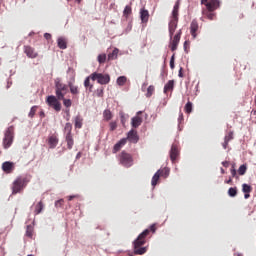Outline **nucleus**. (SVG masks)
I'll return each instance as SVG.
<instances>
[{
  "label": "nucleus",
  "instance_id": "1",
  "mask_svg": "<svg viewBox=\"0 0 256 256\" xmlns=\"http://www.w3.org/2000/svg\"><path fill=\"white\" fill-rule=\"evenodd\" d=\"M155 231H157V226L152 224L150 228L144 230L140 235H138L137 239H135L133 242L135 255H145V253H147V247H143V245L147 243L149 233H155Z\"/></svg>",
  "mask_w": 256,
  "mask_h": 256
},
{
  "label": "nucleus",
  "instance_id": "2",
  "mask_svg": "<svg viewBox=\"0 0 256 256\" xmlns=\"http://www.w3.org/2000/svg\"><path fill=\"white\" fill-rule=\"evenodd\" d=\"M27 183H29V179H27V177H17L12 184V194L17 195V193H21V190L27 187Z\"/></svg>",
  "mask_w": 256,
  "mask_h": 256
},
{
  "label": "nucleus",
  "instance_id": "3",
  "mask_svg": "<svg viewBox=\"0 0 256 256\" xmlns=\"http://www.w3.org/2000/svg\"><path fill=\"white\" fill-rule=\"evenodd\" d=\"M55 93L57 99H63L69 93V84H64L60 79L55 80Z\"/></svg>",
  "mask_w": 256,
  "mask_h": 256
},
{
  "label": "nucleus",
  "instance_id": "4",
  "mask_svg": "<svg viewBox=\"0 0 256 256\" xmlns=\"http://www.w3.org/2000/svg\"><path fill=\"white\" fill-rule=\"evenodd\" d=\"M15 135V128L13 126H10L7 128L4 134L3 138V147L4 149H9L11 145H13V139Z\"/></svg>",
  "mask_w": 256,
  "mask_h": 256
},
{
  "label": "nucleus",
  "instance_id": "5",
  "mask_svg": "<svg viewBox=\"0 0 256 256\" xmlns=\"http://www.w3.org/2000/svg\"><path fill=\"white\" fill-rule=\"evenodd\" d=\"M118 159L120 162V165H123V167H132L133 166V156L125 151H122L118 155Z\"/></svg>",
  "mask_w": 256,
  "mask_h": 256
},
{
  "label": "nucleus",
  "instance_id": "6",
  "mask_svg": "<svg viewBox=\"0 0 256 256\" xmlns=\"http://www.w3.org/2000/svg\"><path fill=\"white\" fill-rule=\"evenodd\" d=\"M92 81H97L100 85H107L109 84V81H111V77L109 74H102L94 72L90 75Z\"/></svg>",
  "mask_w": 256,
  "mask_h": 256
},
{
  "label": "nucleus",
  "instance_id": "7",
  "mask_svg": "<svg viewBox=\"0 0 256 256\" xmlns=\"http://www.w3.org/2000/svg\"><path fill=\"white\" fill-rule=\"evenodd\" d=\"M201 5H205L208 11H217L221 7V1L219 0H200Z\"/></svg>",
  "mask_w": 256,
  "mask_h": 256
},
{
  "label": "nucleus",
  "instance_id": "8",
  "mask_svg": "<svg viewBox=\"0 0 256 256\" xmlns=\"http://www.w3.org/2000/svg\"><path fill=\"white\" fill-rule=\"evenodd\" d=\"M46 103L47 105H49V107H52L54 111H57L58 113L59 111H61V102H59V98H57V96H54V95L48 96Z\"/></svg>",
  "mask_w": 256,
  "mask_h": 256
},
{
  "label": "nucleus",
  "instance_id": "9",
  "mask_svg": "<svg viewBox=\"0 0 256 256\" xmlns=\"http://www.w3.org/2000/svg\"><path fill=\"white\" fill-rule=\"evenodd\" d=\"M23 51L29 59H37V57H39V53H37L35 48L31 47L30 45H25Z\"/></svg>",
  "mask_w": 256,
  "mask_h": 256
},
{
  "label": "nucleus",
  "instance_id": "10",
  "mask_svg": "<svg viewBox=\"0 0 256 256\" xmlns=\"http://www.w3.org/2000/svg\"><path fill=\"white\" fill-rule=\"evenodd\" d=\"M68 88L70 89L71 95L77 97L80 93L79 86L75 85V76L68 81Z\"/></svg>",
  "mask_w": 256,
  "mask_h": 256
},
{
  "label": "nucleus",
  "instance_id": "11",
  "mask_svg": "<svg viewBox=\"0 0 256 256\" xmlns=\"http://www.w3.org/2000/svg\"><path fill=\"white\" fill-rule=\"evenodd\" d=\"M182 32L179 30L177 34L173 37L172 41L170 42V49L171 51H177V47L179 46V41H181Z\"/></svg>",
  "mask_w": 256,
  "mask_h": 256
},
{
  "label": "nucleus",
  "instance_id": "12",
  "mask_svg": "<svg viewBox=\"0 0 256 256\" xmlns=\"http://www.w3.org/2000/svg\"><path fill=\"white\" fill-rule=\"evenodd\" d=\"M130 141V143H138L139 142V135L137 134L135 129H131L126 138V142Z\"/></svg>",
  "mask_w": 256,
  "mask_h": 256
},
{
  "label": "nucleus",
  "instance_id": "13",
  "mask_svg": "<svg viewBox=\"0 0 256 256\" xmlns=\"http://www.w3.org/2000/svg\"><path fill=\"white\" fill-rule=\"evenodd\" d=\"M177 157H179V146H177V144H172L170 150V159L172 163H175V161H177Z\"/></svg>",
  "mask_w": 256,
  "mask_h": 256
},
{
  "label": "nucleus",
  "instance_id": "14",
  "mask_svg": "<svg viewBox=\"0 0 256 256\" xmlns=\"http://www.w3.org/2000/svg\"><path fill=\"white\" fill-rule=\"evenodd\" d=\"M141 111L137 112V116L133 117L131 119V125L133 129H137V127H140L141 123H143V118H141L139 115H141Z\"/></svg>",
  "mask_w": 256,
  "mask_h": 256
},
{
  "label": "nucleus",
  "instance_id": "15",
  "mask_svg": "<svg viewBox=\"0 0 256 256\" xmlns=\"http://www.w3.org/2000/svg\"><path fill=\"white\" fill-rule=\"evenodd\" d=\"M202 15L205 19H209V21H214L215 17H217L215 11L207 10L205 8L202 9Z\"/></svg>",
  "mask_w": 256,
  "mask_h": 256
},
{
  "label": "nucleus",
  "instance_id": "16",
  "mask_svg": "<svg viewBox=\"0 0 256 256\" xmlns=\"http://www.w3.org/2000/svg\"><path fill=\"white\" fill-rule=\"evenodd\" d=\"M197 31H199V23H197V20H193L190 24V34L193 39H197Z\"/></svg>",
  "mask_w": 256,
  "mask_h": 256
},
{
  "label": "nucleus",
  "instance_id": "17",
  "mask_svg": "<svg viewBox=\"0 0 256 256\" xmlns=\"http://www.w3.org/2000/svg\"><path fill=\"white\" fill-rule=\"evenodd\" d=\"M15 169V163L6 161L2 164V170L4 173H13V170Z\"/></svg>",
  "mask_w": 256,
  "mask_h": 256
},
{
  "label": "nucleus",
  "instance_id": "18",
  "mask_svg": "<svg viewBox=\"0 0 256 256\" xmlns=\"http://www.w3.org/2000/svg\"><path fill=\"white\" fill-rule=\"evenodd\" d=\"M179 7H181V1L177 0L172 11V19L179 21Z\"/></svg>",
  "mask_w": 256,
  "mask_h": 256
},
{
  "label": "nucleus",
  "instance_id": "19",
  "mask_svg": "<svg viewBox=\"0 0 256 256\" xmlns=\"http://www.w3.org/2000/svg\"><path fill=\"white\" fill-rule=\"evenodd\" d=\"M177 23H179V20H171L169 22V35H170V39H173V35L175 34V31L177 29Z\"/></svg>",
  "mask_w": 256,
  "mask_h": 256
},
{
  "label": "nucleus",
  "instance_id": "20",
  "mask_svg": "<svg viewBox=\"0 0 256 256\" xmlns=\"http://www.w3.org/2000/svg\"><path fill=\"white\" fill-rule=\"evenodd\" d=\"M140 19L142 23H148L149 22V10L145 8L140 9Z\"/></svg>",
  "mask_w": 256,
  "mask_h": 256
},
{
  "label": "nucleus",
  "instance_id": "21",
  "mask_svg": "<svg viewBox=\"0 0 256 256\" xmlns=\"http://www.w3.org/2000/svg\"><path fill=\"white\" fill-rule=\"evenodd\" d=\"M127 144V138H122L120 141H118L114 147H113V153H117L121 151V148Z\"/></svg>",
  "mask_w": 256,
  "mask_h": 256
},
{
  "label": "nucleus",
  "instance_id": "22",
  "mask_svg": "<svg viewBox=\"0 0 256 256\" xmlns=\"http://www.w3.org/2000/svg\"><path fill=\"white\" fill-rule=\"evenodd\" d=\"M58 144H59V138H57V136L52 135L48 138V145L50 149H55V147H57Z\"/></svg>",
  "mask_w": 256,
  "mask_h": 256
},
{
  "label": "nucleus",
  "instance_id": "23",
  "mask_svg": "<svg viewBox=\"0 0 256 256\" xmlns=\"http://www.w3.org/2000/svg\"><path fill=\"white\" fill-rule=\"evenodd\" d=\"M175 89V80H169L164 86V93L167 94L169 91Z\"/></svg>",
  "mask_w": 256,
  "mask_h": 256
},
{
  "label": "nucleus",
  "instance_id": "24",
  "mask_svg": "<svg viewBox=\"0 0 256 256\" xmlns=\"http://www.w3.org/2000/svg\"><path fill=\"white\" fill-rule=\"evenodd\" d=\"M43 209H45V204H43V201H39L34 207V215H40Z\"/></svg>",
  "mask_w": 256,
  "mask_h": 256
},
{
  "label": "nucleus",
  "instance_id": "25",
  "mask_svg": "<svg viewBox=\"0 0 256 256\" xmlns=\"http://www.w3.org/2000/svg\"><path fill=\"white\" fill-rule=\"evenodd\" d=\"M65 141L67 143L68 149H73V145H75V140H73V134H68L65 136Z\"/></svg>",
  "mask_w": 256,
  "mask_h": 256
},
{
  "label": "nucleus",
  "instance_id": "26",
  "mask_svg": "<svg viewBox=\"0 0 256 256\" xmlns=\"http://www.w3.org/2000/svg\"><path fill=\"white\" fill-rule=\"evenodd\" d=\"M160 177H161V170H158L152 177V181H151L152 187H155L157 185Z\"/></svg>",
  "mask_w": 256,
  "mask_h": 256
},
{
  "label": "nucleus",
  "instance_id": "27",
  "mask_svg": "<svg viewBox=\"0 0 256 256\" xmlns=\"http://www.w3.org/2000/svg\"><path fill=\"white\" fill-rule=\"evenodd\" d=\"M59 49H67V39L60 37L57 40Z\"/></svg>",
  "mask_w": 256,
  "mask_h": 256
},
{
  "label": "nucleus",
  "instance_id": "28",
  "mask_svg": "<svg viewBox=\"0 0 256 256\" xmlns=\"http://www.w3.org/2000/svg\"><path fill=\"white\" fill-rule=\"evenodd\" d=\"M119 55V49L114 48V50L108 54V61H115Z\"/></svg>",
  "mask_w": 256,
  "mask_h": 256
},
{
  "label": "nucleus",
  "instance_id": "29",
  "mask_svg": "<svg viewBox=\"0 0 256 256\" xmlns=\"http://www.w3.org/2000/svg\"><path fill=\"white\" fill-rule=\"evenodd\" d=\"M103 118H104V121H111L113 119V113L111 112V110L109 109L104 110Z\"/></svg>",
  "mask_w": 256,
  "mask_h": 256
},
{
  "label": "nucleus",
  "instance_id": "30",
  "mask_svg": "<svg viewBox=\"0 0 256 256\" xmlns=\"http://www.w3.org/2000/svg\"><path fill=\"white\" fill-rule=\"evenodd\" d=\"M133 13V9L131 8V5H127L124 8L123 11V17H125V19H129V16Z\"/></svg>",
  "mask_w": 256,
  "mask_h": 256
},
{
  "label": "nucleus",
  "instance_id": "31",
  "mask_svg": "<svg viewBox=\"0 0 256 256\" xmlns=\"http://www.w3.org/2000/svg\"><path fill=\"white\" fill-rule=\"evenodd\" d=\"M74 125L76 129H81V127H83V118L80 115L75 117Z\"/></svg>",
  "mask_w": 256,
  "mask_h": 256
},
{
  "label": "nucleus",
  "instance_id": "32",
  "mask_svg": "<svg viewBox=\"0 0 256 256\" xmlns=\"http://www.w3.org/2000/svg\"><path fill=\"white\" fill-rule=\"evenodd\" d=\"M117 85H119V87H123V85H125V83H127V76H120L117 78L116 80Z\"/></svg>",
  "mask_w": 256,
  "mask_h": 256
},
{
  "label": "nucleus",
  "instance_id": "33",
  "mask_svg": "<svg viewBox=\"0 0 256 256\" xmlns=\"http://www.w3.org/2000/svg\"><path fill=\"white\" fill-rule=\"evenodd\" d=\"M59 101H63V105L64 107L68 108L71 107L73 105V102L71 101V99H67L65 98V96L63 98H59Z\"/></svg>",
  "mask_w": 256,
  "mask_h": 256
},
{
  "label": "nucleus",
  "instance_id": "34",
  "mask_svg": "<svg viewBox=\"0 0 256 256\" xmlns=\"http://www.w3.org/2000/svg\"><path fill=\"white\" fill-rule=\"evenodd\" d=\"M71 131H73V125L68 122L65 124L64 132L66 133V135H72Z\"/></svg>",
  "mask_w": 256,
  "mask_h": 256
},
{
  "label": "nucleus",
  "instance_id": "35",
  "mask_svg": "<svg viewBox=\"0 0 256 256\" xmlns=\"http://www.w3.org/2000/svg\"><path fill=\"white\" fill-rule=\"evenodd\" d=\"M97 61L100 65H103L107 61V54H99L97 57Z\"/></svg>",
  "mask_w": 256,
  "mask_h": 256
},
{
  "label": "nucleus",
  "instance_id": "36",
  "mask_svg": "<svg viewBox=\"0 0 256 256\" xmlns=\"http://www.w3.org/2000/svg\"><path fill=\"white\" fill-rule=\"evenodd\" d=\"M245 173H247V164H242L238 168V175L243 176V175H245Z\"/></svg>",
  "mask_w": 256,
  "mask_h": 256
},
{
  "label": "nucleus",
  "instance_id": "37",
  "mask_svg": "<svg viewBox=\"0 0 256 256\" xmlns=\"http://www.w3.org/2000/svg\"><path fill=\"white\" fill-rule=\"evenodd\" d=\"M184 111L188 114L191 113V111H193V103L188 101L184 107Z\"/></svg>",
  "mask_w": 256,
  "mask_h": 256
},
{
  "label": "nucleus",
  "instance_id": "38",
  "mask_svg": "<svg viewBox=\"0 0 256 256\" xmlns=\"http://www.w3.org/2000/svg\"><path fill=\"white\" fill-rule=\"evenodd\" d=\"M229 197H237V187H231L228 190Z\"/></svg>",
  "mask_w": 256,
  "mask_h": 256
},
{
  "label": "nucleus",
  "instance_id": "39",
  "mask_svg": "<svg viewBox=\"0 0 256 256\" xmlns=\"http://www.w3.org/2000/svg\"><path fill=\"white\" fill-rule=\"evenodd\" d=\"M160 177L167 179L169 177V168H163L160 170Z\"/></svg>",
  "mask_w": 256,
  "mask_h": 256
},
{
  "label": "nucleus",
  "instance_id": "40",
  "mask_svg": "<svg viewBox=\"0 0 256 256\" xmlns=\"http://www.w3.org/2000/svg\"><path fill=\"white\" fill-rule=\"evenodd\" d=\"M242 191L243 193H251V191H253V188L251 187V185L243 184Z\"/></svg>",
  "mask_w": 256,
  "mask_h": 256
},
{
  "label": "nucleus",
  "instance_id": "41",
  "mask_svg": "<svg viewBox=\"0 0 256 256\" xmlns=\"http://www.w3.org/2000/svg\"><path fill=\"white\" fill-rule=\"evenodd\" d=\"M153 93H155V86L150 85L147 88V93H146V97H151L153 95Z\"/></svg>",
  "mask_w": 256,
  "mask_h": 256
},
{
  "label": "nucleus",
  "instance_id": "42",
  "mask_svg": "<svg viewBox=\"0 0 256 256\" xmlns=\"http://www.w3.org/2000/svg\"><path fill=\"white\" fill-rule=\"evenodd\" d=\"M26 237H33V226L28 225L26 228Z\"/></svg>",
  "mask_w": 256,
  "mask_h": 256
},
{
  "label": "nucleus",
  "instance_id": "43",
  "mask_svg": "<svg viewBox=\"0 0 256 256\" xmlns=\"http://www.w3.org/2000/svg\"><path fill=\"white\" fill-rule=\"evenodd\" d=\"M91 76H89V77H87L86 79H85V81H84V87H86V89L87 88H89L90 87V89H93V85H91Z\"/></svg>",
  "mask_w": 256,
  "mask_h": 256
},
{
  "label": "nucleus",
  "instance_id": "44",
  "mask_svg": "<svg viewBox=\"0 0 256 256\" xmlns=\"http://www.w3.org/2000/svg\"><path fill=\"white\" fill-rule=\"evenodd\" d=\"M224 141H233V131H230L227 133V135L224 137Z\"/></svg>",
  "mask_w": 256,
  "mask_h": 256
},
{
  "label": "nucleus",
  "instance_id": "45",
  "mask_svg": "<svg viewBox=\"0 0 256 256\" xmlns=\"http://www.w3.org/2000/svg\"><path fill=\"white\" fill-rule=\"evenodd\" d=\"M120 119H121L122 125L125 126V123H127V116L125 115V113L123 112L120 113Z\"/></svg>",
  "mask_w": 256,
  "mask_h": 256
},
{
  "label": "nucleus",
  "instance_id": "46",
  "mask_svg": "<svg viewBox=\"0 0 256 256\" xmlns=\"http://www.w3.org/2000/svg\"><path fill=\"white\" fill-rule=\"evenodd\" d=\"M230 173L232 177H234L235 179H239V175H237V170L235 169V166H233L232 169H230Z\"/></svg>",
  "mask_w": 256,
  "mask_h": 256
},
{
  "label": "nucleus",
  "instance_id": "47",
  "mask_svg": "<svg viewBox=\"0 0 256 256\" xmlns=\"http://www.w3.org/2000/svg\"><path fill=\"white\" fill-rule=\"evenodd\" d=\"M35 113H37V106H33L29 112V117H35Z\"/></svg>",
  "mask_w": 256,
  "mask_h": 256
},
{
  "label": "nucleus",
  "instance_id": "48",
  "mask_svg": "<svg viewBox=\"0 0 256 256\" xmlns=\"http://www.w3.org/2000/svg\"><path fill=\"white\" fill-rule=\"evenodd\" d=\"M170 69H175V54L170 59Z\"/></svg>",
  "mask_w": 256,
  "mask_h": 256
},
{
  "label": "nucleus",
  "instance_id": "49",
  "mask_svg": "<svg viewBox=\"0 0 256 256\" xmlns=\"http://www.w3.org/2000/svg\"><path fill=\"white\" fill-rule=\"evenodd\" d=\"M65 203V200L60 199L58 201L55 202V207L59 208V207H63V204Z\"/></svg>",
  "mask_w": 256,
  "mask_h": 256
},
{
  "label": "nucleus",
  "instance_id": "50",
  "mask_svg": "<svg viewBox=\"0 0 256 256\" xmlns=\"http://www.w3.org/2000/svg\"><path fill=\"white\" fill-rule=\"evenodd\" d=\"M109 127H110V131H115V129H117V123L116 122H110Z\"/></svg>",
  "mask_w": 256,
  "mask_h": 256
},
{
  "label": "nucleus",
  "instance_id": "51",
  "mask_svg": "<svg viewBox=\"0 0 256 256\" xmlns=\"http://www.w3.org/2000/svg\"><path fill=\"white\" fill-rule=\"evenodd\" d=\"M189 45H190V42H189V41H185V42H184V51H185L186 53L188 52L187 49H189Z\"/></svg>",
  "mask_w": 256,
  "mask_h": 256
},
{
  "label": "nucleus",
  "instance_id": "52",
  "mask_svg": "<svg viewBox=\"0 0 256 256\" xmlns=\"http://www.w3.org/2000/svg\"><path fill=\"white\" fill-rule=\"evenodd\" d=\"M225 183H226L227 185H233V178L230 177L228 180H225Z\"/></svg>",
  "mask_w": 256,
  "mask_h": 256
},
{
  "label": "nucleus",
  "instance_id": "53",
  "mask_svg": "<svg viewBox=\"0 0 256 256\" xmlns=\"http://www.w3.org/2000/svg\"><path fill=\"white\" fill-rule=\"evenodd\" d=\"M228 145H229V142L227 140H224V143H222L223 149H227Z\"/></svg>",
  "mask_w": 256,
  "mask_h": 256
},
{
  "label": "nucleus",
  "instance_id": "54",
  "mask_svg": "<svg viewBox=\"0 0 256 256\" xmlns=\"http://www.w3.org/2000/svg\"><path fill=\"white\" fill-rule=\"evenodd\" d=\"M44 38L47 39V40L51 39V34L45 33Z\"/></svg>",
  "mask_w": 256,
  "mask_h": 256
},
{
  "label": "nucleus",
  "instance_id": "55",
  "mask_svg": "<svg viewBox=\"0 0 256 256\" xmlns=\"http://www.w3.org/2000/svg\"><path fill=\"white\" fill-rule=\"evenodd\" d=\"M178 76H179V77H183V68H180L179 73H178Z\"/></svg>",
  "mask_w": 256,
  "mask_h": 256
},
{
  "label": "nucleus",
  "instance_id": "56",
  "mask_svg": "<svg viewBox=\"0 0 256 256\" xmlns=\"http://www.w3.org/2000/svg\"><path fill=\"white\" fill-rule=\"evenodd\" d=\"M222 165H223V167H229V162L228 161H224V162H222Z\"/></svg>",
  "mask_w": 256,
  "mask_h": 256
},
{
  "label": "nucleus",
  "instance_id": "57",
  "mask_svg": "<svg viewBox=\"0 0 256 256\" xmlns=\"http://www.w3.org/2000/svg\"><path fill=\"white\" fill-rule=\"evenodd\" d=\"M249 197H251V195L249 193L244 194V199H249Z\"/></svg>",
  "mask_w": 256,
  "mask_h": 256
},
{
  "label": "nucleus",
  "instance_id": "58",
  "mask_svg": "<svg viewBox=\"0 0 256 256\" xmlns=\"http://www.w3.org/2000/svg\"><path fill=\"white\" fill-rule=\"evenodd\" d=\"M76 159H81V152H78V153H77Z\"/></svg>",
  "mask_w": 256,
  "mask_h": 256
},
{
  "label": "nucleus",
  "instance_id": "59",
  "mask_svg": "<svg viewBox=\"0 0 256 256\" xmlns=\"http://www.w3.org/2000/svg\"><path fill=\"white\" fill-rule=\"evenodd\" d=\"M73 199H75V196H69L68 197V201H73Z\"/></svg>",
  "mask_w": 256,
  "mask_h": 256
},
{
  "label": "nucleus",
  "instance_id": "60",
  "mask_svg": "<svg viewBox=\"0 0 256 256\" xmlns=\"http://www.w3.org/2000/svg\"><path fill=\"white\" fill-rule=\"evenodd\" d=\"M147 87V83H144L143 85H142V91H144V89Z\"/></svg>",
  "mask_w": 256,
  "mask_h": 256
},
{
  "label": "nucleus",
  "instance_id": "61",
  "mask_svg": "<svg viewBox=\"0 0 256 256\" xmlns=\"http://www.w3.org/2000/svg\"><path fill=\"white\" fill-rule=\"evenodd\" d=\"M182 119H183V113H180L178 120L182 121Z\"/></svg>",
  "mask_w": 256,
  "mask_h": 256
},
{
  "label": "nucleus",
  "instance_id": "62",
  "mask_svg": "<svg viewBox=\"0 0 256 256\" xmlns=\"http://www.w3.org/2000/svg\"><path fill=\"white\" fill-rule=\"evenodd\" d=\"M221 173H222V175H224L225 169L221 168Z\"/></svg>",
  "mask_w": 256,
  "mask_h": 256
},
{
  "label": "nucleus",
  "instance_id": "63",
  "mask_svg": "<svg viewBox=\"0 0 256 256\" xmlns=\"http://www.w3.org/2000/svg\"><path fill=\"white\" fill-rule=\"evenodd\" d=\"M77 1V3H81V0H76Z\"/></svg>",
  "mask_w": 256,
  "mask_h": 256
},
{
  "label": "nucleus",
  "instance_id": "64",
  "mask_svg": "<svg viewBox=\"0 0 256 256\" xmlns=\"http://www.w3.org/2000/svg\"><path fill=\"white\" fill-rule=\"evenodd\" d=\"M27 256H33V254L27 255Z\"/></svg>",
  "mask_w": 256,
  "mask_h": 256
}]
</instances>
